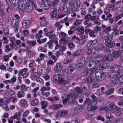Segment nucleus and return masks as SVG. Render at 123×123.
Wrapping results in <instances>:
<instances>
[{
	"instance_id": "1",
	"label": "nucleus",
	"mask_w": 123,
	"mask_h": 123,
	"mask_svg": "<svg viewBox=\"0 0 123 123\" xmlns=\"http://www.w3.org/2000/svg\"><path fill=\"white\" fill-rule=\"evenodd\" d=\"M101 100L98 98L92 100L91 103L88 105L87 109L88 111H94L97 109L98 106L101 105Z\"/></svg>"
},
{
	"instance_id": "2",
	"label": "nucleus",
	"mask_w": 123,
	"mask_h": 123,
	"mask_svg": "<svg viewBox=\"0 0 123 123\" xmlns=\"http://www.w3.org/2000/svg\"><path fill=\"white\" fill-rule=\"evenodd\" d=\"M109 53H110L111 55L112 56H109V57L105 56L103 58V60L104 61L109 60L111 61L113 59V57L115 58H116L119 57L120 55L123 56V52L122 51H118L116 50H113V52L111 53V51L110 50H108Z\"/></svg>"
},
{
	"instance_id": "3",
	"label": "nucleus",
	"mask_w": 123,
	"mask_h": 123,
	"mask_svg": "<svg viewBox=\"0 0 123 123\" xmlns=\"http://www.w3.org/2000/svg\"><path fill=\"white\" fill-rule=\"evenodd\" d=\"M116 106L113 103H110L109 102H107L106 104V106H104L99 109V111L105 110L106 111L109 110L112 111L116 108Z\"/></svg>"
},
{
	"instance_id": "4",
	"label": "nucleus",
	"mask_w": 123,
	"mask_h": 123,
	"mask_svg": "<svg viewBox=\"0 0 123 123\" xmlns=\"http://www.w3.org/2000/svg\"><path fill=\"white\" fill-rule=\"evenodd\" d=\"M80 2L79 0H76L70 5V9L72 11L75 12L77 10L78 7L80 6Z\"/></svg>"
},
{
	"instance_id": "5",
	"label": "nucleus",
	"mask_w": 123,
	"mask_h": 123,
	"mask_svg": "<svg viewBox=\"0 0 123 123\" xmlns=\"http://www.w3.org/2000/svg\"><path fill=\"white\" fill-rule=\"evenodd\" d=\"M95 77L97 81H100L104 80L106 78V76L104 72L101 73L99 72H98L95 73Z\"/></svg>"
},
{
	"instance_id": "6",
	"label": "nucleus",
	"mask_w": 123,
	"mask_h": 123,
	"mask_svg": "<svg viewBox=\"0 0 123 123\" xmlns=\"http://www.w3.org/2000/svg\"><path fill=\"white\" fill-rule=\"evenodd\" d=\"M53 81L55 83H59L61 84H66L67 83L65 82L63 79L60 76L58 75L54 76L53 79Z\"/></svg>"
},
{
	"instance_id": "7",
	"label": "nucleus",
	"mask_w": 123,
	"mask_h": 123,
	"mask_svg": "<svg viewBox=\"0 0 123 123\" xmlns=\"http://www.w3.org/2000/svg\"><path fill=\"white\" fill-rule=\"evenodd\" d=\"M103 65H100L98 66L97 67V68L96 69L95 68H92L90 69V71H89L91 72L92 74L94 72L97 70H101L102 69H107V68H108L109 67L108 66V65L105 63H103Z\"/></svg>"
},
{
	"instance_id": "8",
	"label": "nucleus",
	"mask_w": 123,
	"mask_h": 123,
	"mask_svg": "<svg viewBox=\"0 0 123 123\" xmlns=\"http://www.w3.org/2000/svg\"><path fill=\"white\" fill-rule=\"evenodd\" d=\"M51 4L49 0H46L42 2L41 4V6L44 9H48L50 7Z\"/></svg>"
},
{
	"instance_id": "9",
	"label": "nucleus",
	"mask_w": 123,
	"mask_h": 123,
	"mask_svg": "<svg viewBox=\"0 0 123 123\" xmlns=\"http://www.w3.org/2000/svg\"><path fill=\"white\" fill-rule=\"evenodd\" d=\"M112 39V37L111 36H109L107 39H105V42L106 44V45L107 47L111 48L114 47L115 46L114 43L111 42Z\"/></svg>"
},
{
	"instance_id": "10",
	"label": "nucleus",
	"mask_w": 123,
	"mask_h": 123,
	"mask_svg": "<svg viewBox=\"0 0 123 123\" xmlns=\"http://www.w3.org/2000/svg\"><path fill=\"white\" fill-rule=\"evenodd\" d=\"M68 113V111L66 110H62L59 111L55 115V117L57 118L59 117H62L67 115Z\"/></svg>"
},
{
	"instance_id": "11",
	"label": "nucleus",
	"mask_w": 123,
	"mask_h": 123,
	"mask_svg": "<svg viewBox=\"0 0 123 123\" xmlns=\"http://www.w3.org/2000/svg\"><path fill=\"white\" fill-rule=\"evenodd\" d=\"M74 99H76L77 98L76 96H72L71 94L67 95L65 99H62L63 104H66L67 102L70 100H73L74 99Z\"/></svg>"
},
{
	"instance_id": "12",
	"label": "nucleus",
	"mask_w": 123,
	"mask_h": 123,
	"mask_svg": "<svg viewBox=\"0 0 123 123\" xmlns=\"http://www.w3.org/2000/svg\"><path fill=\"white\" fill-rule=\"evenodd\" d=\"M119 78L116 75L113 76L111 79V83L112 85H114L116 84L118 81Z\"/></svg>"
},
{
	"instance_id": "13",
	"label": "nucleus",
	"mask_w": 123,
	"mask_h": 123,
	"mask_svg": "<svg viewBox=\"0 0 123 123\" xmlns=\"http://www.w3.org/2000/svg\"><path fill=\"white\" fill-rule=\"evenodd\" d=\"M34 0H27L29 4V6L28 7V8L31 10L33 7L35 8H37V6L36 4L34 2Z\"/></svg>"
},
{
	"instance_id": "14",
	"label": "nucleus",
	"mask_w": 123,
	"mask_h": 123,
	"mask_svg": "<svg viewBox=\"0 0 123 123\" xmlns=\"http://www.w3.org/2000/svg\"><path fill=\"white\" fill-rule=\"evenodd\" d=\"M26 2V0H22L19 3L18 7L20 9H23L25 8Z\"/></svg>"
},
{
	"instance_id": "15",
	"label": "nucleus",
	"mask_w": 123,
	"mask_h": 123,
	"mask_svg": "<svg viewBox=\"0 0 123 123\" xmlns=\"http://www.w3.org/2000/svg\"><path fill=\"white\" fill-rule=\"evenodd\" d=\"M62 68L61 63H59L56 64V67L55 68L54 70L57 72H61V69Z\"/></svg>"
},
{
	"instance_id": "16",
	"label": "nucleus",
	"mask_w": 123,
	"mask_h": 123,
	"mask_svg": "<svg viewBox=\"0 0 123 123\" xmlns=\"http://www.w3.org/2000/svg\"><path fill=\"white\" fill-rule=\"evenodd\" d=\"M62 107V105L60 104H54L50 106V108L54 110H57Z\"/></svg>"
},
{
	"instance_id": "17",
	"label": "nucleus",
	"mask_w": 123,
	"mask_h": 123,
	"mask_svg": "<svg viewBox=\"0 0 123 123\" xmlns=\"http://www.w3.org/2000/svg\"><path fill=\"white\" fill-rule=\"evenodd\" d=\"M30 25V22L28 20H25L22 22V27L24 29L28 28Z\"/></svg>"
},
{
	"instance_id": "18",
	"label": "nucleus",
	"mask_w": 123,
	"mask_h": 123,
	"mask_svg": "<svg viewBox=\"0 0 123 123\" xmlns=\"http://www.w3.org/2000/svg\"><path fill=\"white\" fill-rule=\"evenodd\" d=\"M110 71L112 72H115L117 71L119 69V67L117 66H115L111 67Z\"/></svg>"
},
{
	"instance_id": "19",
	"label": "nucleus",
	"mask_w": 123,
	"mask_h": 123,
	"mask_svg": "<svg viewBox=\"0 0 123 123\" xmlns=\"http://www.w3.org/2000/svg\"><path fill=\"white\" fill-rule=\"evenodd\" d=\"M95 80V79L93 77L90 76L86 79V81L88 83H91L94 82Z\"/></svg>"
},
{
	"instance_id": "20",
	"label": "nucleus",
	"mask_w": 123,
	"mask_h": 123,
	"mask_svg": "<svg viewBox=\"0 0 123 123\" xmlns=\"http://www.w3.org/2000/svg\"><path fill=\"white\" fill-rule=\"evenodd\" d=\"M97 42L96 40H94L89 41L88 42L87 44V47H90L92 46L95 44Z\"/></svg>"
},
{
	"instance_id": "21",
	"label": "nucleus",
	"mask_w": 123,
	"mask_h": 123,
	"mask_svg": "<svg viewBox=\"0 0 123 123\" xmlns=\"http://www.w3.org/2000/svg\"><path fill=\"white\" fill-rule=\"evenodd\" d=\"M25 95V92L21 90L18 91L17 94L18 97L19 98H21L24 97Z\"/></svg>"
},
{
	"instance_id": "22",
	"label": "nucleus",
	"mask_w": 123,
	"mask_h": 123,
	"mask_svg": "<svg viewBox=\"0 0 123 123\" xmlns=\"http://www.w3.org/2000/svg\"><path fill=\"white\" fill-rule=\"evenodd\" d=\"M15 93V92L13 90H11L6 92L5 93L6 95L8 96H10L14 95Z\"/></svg>"
},
{
	"instance_id": "23",
	"label": "nucleus",
	"mask_w": 123,
	"mask_h": 123,
	"mask_svg": "<svg viewBox=\"0 0 123 123\" xmlns=\"http://www.w3.org/2000/svg\"><path fill=\"white\" fill-rule=\"evenodd\" d=\"M104 47L102 43L99 44L97 46L94 47V49L96 50H101Z\"/></svg>"
},
{
	"instance_id": "24",
	"label": "nucleus",
	"mask_w": 123,
	"mask_h": 123,
	"mask_svg": "<svg viewBox=\"0 0 123 123\" xmlns=\"http://www.w3.org/2000/svg\"><path fill=\"white\" fill-rule=\"evenodd\" d=\"M41 105H42L41 108L42 109L46 108L48 105L47 102V101L42 100L40 103Z\"/></svg>"
},
{
	"instance_id": "25",
	"label": "nucleus",
	"mask_w": 123,
	"mask_h": 123,
	"mask_svg": "<svg viewBox=\"0 0 123 123\" xmlns=\"http://www.w3.org/2000/svg\"><path fill=\"white\" fill-rule=\"evenodd\" d=\"M20 103L23 106L27 107L28 106L27 101L24 99H22L20 100Z\"/></svg>"
},
{
	"instance_id": "26",
	"label": "nucleus",
	"mask_w": 123,
	"mask_h": 123,
	"mask_svg": "<svg viewBox=\"0 0 123 123\" xmlns=\"http://www.w3.org/2000/svg\"><path fill=\"white\" fill-rule=\"evenodd\" d=\"M19 20L18 19H13L11 22V24L12 25L16 27L18 25Z\"/></svg>"
},
{
	"instance_id": "27",
	"label": "nucleus",
	"mask_w": 123,
	"mask_h": 123,
	"mask_svg": "<svg viewBox=\"0 0 123 123\" xmlns=\"http://www.w3.org/2000/svg\"><path fill=\"white\" fill-rule=\"evenodd\" d=\"M57 13V10L55 9H54L50 13V15L51 17L52 18H55L56 16Z\"/></svg>"
},
{
	"instance_id": "28",
	"label": "nucleus",
	"mask_w": 123,
	"mask_h": 123,
	"mask_svg": "<svg viewBox=\"0 0 123 123\" xmlns=\"http://www.w3.org/2000/svg\"><path fill=\"white\" fill-rule=\"evenodd\" d=\"M36 41H28L27 43L29 44L30 46H35L36 44Z\"/></svg>"
},
{
	"instance_id": "29",
	"label": "nucleus",
	"mask_w": 123,
	"mask_h": 123,
	"mask_svg": "<svg viewBox=\"0 0 123 123\" xmlns=\"http://www.w3.org/2000/svg\"><path fill=\"white\" fill-rule=\"evenodd\" d=\"M102 27L104 30V31L105 32H107L111 31V27H108L106 28V26L104 25H103Z\"/></svg>"
},
{
	"instance_id": "30",
	"label": "nucleus",
	"mask_w": 123,
	"mask_h": 123,
	"mask_svg": "<svg viewBox=\"0 0 123 123\" xmlns=\"http://www.w3.org/2000/svg\"><path fill=\"white\" fill-rule=\"evenodd\" d=\"M75 90V92L77 94H80L82 93L83 92L82 89L78 87H76Z\"/></svg>"
},
{
	"instance_id": "31",
	"label": "nucleus",
	"mask_w": 123,
	"mask_h": 123,
	"mask_svg": "<svg viewBox=\"0 0 123 123\" xmlns=\"http://www.w3.org/2000/svg\"><path fill=\"white\" fill-rule=\"evenodd\" d=\"M54 62L51 59H48L47 61V65L48 66L49 65L52 66L54 65Z\"/></svg>"
},
{
	"instance_id": "32",
	"label": "nucleus",
	"mask_w": 123,
	"mask_h": 123,
	"mask_svg": "<svg viewBox=\"0 0 123 123\" xmlns=\"http://www.w3.org/2000/svg\"><path fill=\"white\" fill-rule=\"evenodd\" d=\"M74 70V67H69L66 69V73L68 74H70Z\"/></svg>"
},
{
	"instance_id": "33",
	"label": "nucleus",
	"mask_w": 123,
	"mask_h": 123,
	"mask_svg": "<svg viewBox=\"0 0 123 123\" xmlns=\"http://www.w3.org/2000/svg\"><path fill=\"white\" fill-rule=\"evenodd\" d=\"M82 22L81 19H77L75 21L73 24L74 25L77 26L81 24Z\"/></svg>"
},
{
	"instance_id": "34",
	"label": "nucleus",
	"mask_w": 123,
	"mask_h": 123,
	"mask_svg": "<svg viewBox=\"0 0 123 123\" xmlns=\"http://www.w3.org/2000/svg\"><path fill=\"white\" fill-rule=\"evenodd\" d=\"M38 103V101L37 99H35L31 101V105L33 106H35L37 105Z\"/></svg>"
},
{
	"instance_id": "35",
	"label": "nucleus",
	"mask_w": 123,
	"mask_h": 123,
	"mask_svg": "<svg viewBox=\"0 0 123 123\" xmlns=\"http://www.w3.org/2000/svg\"><path fill=\"white\" fill-rule=\"evenodd\" d=\"M3 109H4L6 111H8L9 110V109L7 105L5 103L1 106Z\"/></svg>"
},
{
	"instance_id": "36",
	"label": "nucleus",
	"mask_w": 123,
	"mask_h": 123,
	"mask_svg": "<svg viewBox=\"0 0 123 123\" xmlns=\"http://www.w3.org/2000/svg\"><path fill=\"white\" fill-rule=\"evenodd\" d=\"M10 100L11 102L13 103H16L17 101V99L16 97H12L10 98Z\"/></svg>"
},
{
	"instance_id": "37",
	"label": "nucleus",
	"mask_w": 123,
	"mask_h": 123,
	"mask_svg": "<svg viewBox=\"0 0 123 123\" xmlns=\"http://www.w3.org/2000/svg\"><path fill=\"white\" fill-rule=\"evenodd\" d=\"M85 59H83L81 60L80 62L78 64V65L80 68H81L83 67L85 63Z\"/></svg>"
},
{
	"instance_id": "38",
	"label": "nucleus",
	"mask_w": 123,
	"mask_h": 123,
	"mask_svg": "<svg viewBox=\"0 0 123 123\" xmlns=\"http://www.w3.org/2000/svg\"><path fill=\"white\" fill-rule=\"evenodd\" d=\"M114 91L113 89L112 88L109 89L108 91H106L105 93V95H109L112 93Z\"/></svg>"
},
{
	"instance_id": "39",
	"label": "nucleus",
	"mask_w": 123,
	"mask_h": 123,
	"mask_svg": "<svg viewBox=\"0 0 123 123\" xmlns=\"http://www.w3.org/2000/svg\"><path fill=\"white\" fill-rule=\"evenodd\" d=\"M115 113L117 116L121 114L122 113L121 110L119 108H117L115 112Z\"/></svg>"
},
{
	"instance_id": "40",
	"label": "nucleus",
	"mask_w": 123,
	"mask_h": 123,
	"mask_svg": "<svg viewBox=\"0 0 123 123\" xmlns=\"http://www.w3.org/2000/svg\"><path fill=\"white\" fill-rule=\"evenodd\" d=\"M28 55L29 57H32L33 56L34 52L31 51L29 50H27Z\"/></svg>"
},
{
	"instance_id": "41",
	"label": "nucleus",
	"mask_w": 123,
	"mask_h": 123,
	"mask_svg": "<svg viewBox=\"0 0 123 123\" xmlns=\"http://www.w3.org/2000/svg\"><path fill=\"white\" fill-rule=\"evenodd\" d=\"M90 71V69H86L84 72L83 74L85 76H86L87 75H90L92 74L91 72L89 71Z\"/></svg>"
},
{
	"instance_id": "42",
	"label": "nucleus",
	"mask_w": 123,
	"mask_h": 123,
	"mask_svg": "<svg viewBox=\"0 0 123 123\" xmlns=\"http://www.w3.org/2000/svg\"><path fill=\"white\" fill-rule=\"evenodd\" d=\"M82 50H78L75 52L73 54L74 57L80 55L81 53Z\"/></svg>"
},
{
	"instance_id": "43",
	"label": "nucleus",
	"mask_w": 123,
	"mask_h": 123,
	"mask_svg": "<svg viewBox=\"0 0 123 123\" xmlns=\"http://www.w3.org/2000/svg\"><path fill=\"white\" fill-rule=\"evenodd\" d=\"M40 25L41 27L46 26L47 25V22L45 20H43L41 22Z\"/></svg>"
},
{
	"instance_id": "44",
	"label": "nucleus",
	"mask_w": 123,
	"mask_h": 123,
	"mask_svg": "<svg viewBox=\"0 0 123 123\" xmlns=\"http://www.w3.org/2000/svg\"><path fill=\"white\" fill-rule=\"evenodd\" d=\"M106 116L107 118L108 119H112L114 117L113 116L111 115V114L109 113H106Z\"/></svg>"
},
{
	"instance_id": "45",
	"label": "nucleus",
	"mask_w": 123,
	"mask_h": 123,
	"mask_svg": "<svg viewBox=\"0 0 123 123\" xmlns=\"http://www.w3.org/2000/svg\"><path fill=\"white\" fill-rule=\"evenodd\" d=\"M104 93L103 91L100 90H98L96 92L95 94L98 95H101Z\"/></svg>"
},
{
	"instance_id": "46",
	"label": "nucleus",
	"mask_w": 123,
	"mask_h": 123,
	"mask_svg": "<svg viewBox=\"0 0 123 123\" xmlns=\"http://www.w3.org/2000/svg\"><path fill=\"white\" fill-rule=\"evenodd\" d=\"M4 33L5 35H6L9 34V30L7 27H6L3 30Z\"/></svg>"
},
{
	"instance_id": "47",
	"label": "nucleus",
	"mask_w": 123,
	"mask_h": 123,
	"mask_svg": "<svg viewBox=\"0 0 123 123\" xmlns=\"http://www.w3.org/2000/svg\"><path fill=\"white\" fill-rule=\"evenodd\" d=\"M65 4H64V8L62 7H60L58 10V12L59 13H61L64 10V9L65 8H66L67 6L66 5L65 6Z\"/></svg>"
},
{
	"instance_id": "48",
	"label": "nucleus",
	"mask_w": 123,
	"mask_h": 123,
	"mask_svg": "<svg viewBox=\"0 0 123 123\" xmlns=\"http://www.w3.org/2000/svg\"><path fill=\"white\" fill-rule=\"evenodd\" d=\"M43 78L46 80H48L50 78V76L47 74H44L43 76Z\"/></svg>"
},
{
	"instance_id": "49",
	"label": "nucleus",
	"mask_w": 123,
	"mask_h": 123,
	"mask_svg": "<svg viewBox=\"0 0 123 123\" xmlns=\"http://www.w3.org/2000/svg\"><path fill=\"white\" fill-rule=\"evenodd\" d=\"M60 0H55L52 3V6H54L56 5L58 3Z\"/></svg>"
},
{
	"instance_id": "50",
	"label": "nucleus",
	"mask_w": 123,
	"mask_h": 123,
	"mask_svg": "<svg viewBox=\"0 0 123 123\" xmlns=\"http://www.w3.org/2000/svg\"><path fill=\"white\" fill-rule=\"evenodd\" d=\"M23 32L24 34V36L26 37L29 35V32L28 30H24L23 31Z\"/></svg>"
},
{
	"instance_id": "51",
	"label": "nucleus",
	"mask_w": 123,
	"mask_h": 123,
	"mask_svg": "<svg viewBox=\"0 0 123 123\" xmlns=\"http://www.w3.org/2000/svg\"><path fill=\"white\" fill-rule=\"evenodd\" d=\"M123 17V15L122 14H120L119 16H117L115 18V21H118Z\"/></svg>"
},
{
	"instance_id": "52",
	"label": "nucleus",
	"mask_w": 123,
	"mask_h": 123,
	"mask_svg": "<svg viewBox=\"0 0 123 123\" xmlns=\"http://www.w3.org/2000/svg\"><path fill=\"white\" fill-rule=\"evenodd\" d=\"M9 60V56L7 55H5L4 56L3 60L5 62L8 61Z\"/></svg>"
},
{
	"instance_id": "53",
	"label": "nucleus",
	"mask_w": 123,
	"mask_h": 123,
	"mask_svg": "<svg viewBox=\"0 0 123 123\" xmlns=\"http://www.w3.org/2000/svg\"><path fill=\"white\" fill-rule=\"evenodd\" d=\"M68 46L70 49L74 48L75 47L73 43H70L68 44Z\"/></svg>"
},
{
	"instance_id": "54",
	"label": "nucleus",
	"mask_w": 123,
	"mask_h": 123,
	"mask_svg": "<svg viewBox=\"0 0 123 123\" xmlns=\"http://www.w3.org/2000/svg\"><path fill=\"white\" fill-rule=\"evenodd\" d=\"M109 36V33L108 32H106L104 33L103 35V37L104 38L107 39L108 37Z\"/></svg>"
},
{
	"instance_id": "55",
	"label": "nucleus",
	"mask_w": 123,
	"mask_h": 123,
	"mask_svg": "<svg viewBox=\"0 0 123 123\" xmlns=\"http://www.w3.org/2000/svg\"><path fill=\"white\" fill-rule=\"evenodd\" d=\"M36 81L38 82H39L40 83L43 84V80L41 78H38L37 79Z\"/></svg>"
},
{
	"instance_id": "56",
	"label": "nucleus",
	"mask_w": 123,
	"mask_h": 123,
	"mask_svg": "<svg viewBox=\"0 0 123 123\" xmlns=\"http://www.w3.org/2000/svg\"><path fill=\"white\" fill-rule=\"evenodd\" d=\"M18 115V112L16 113L13 116L11 117V119H16Z\"/></svg>"
},
{
	"instance_id": "57",
	"label": "nucleus",
	"mask_w": 123,
	"mask_h": 123,
	"mask_svg": "<svg viewBox=\"0 0 123 123\" xmlns=\"http://www.w3.org/2000/svg\"><path fill=\"white\" fill-rule=\"evenodd\" d=\"M94 116V115L93 114L88 115L87 116V119L88 120H90Z\"/></svg>"
},
{
	"instance_id": "58",
	"label": "nucleus",
	"mask_w": 123,
	"mask_h": 123,
	"mask_svg": "<svg viewBox=\"0 0 123 123\" xmlns=\"http://www.w3.org/2000/svg\"><path fill=\"white\" fill-rule=\"evenodd\" d=\"M79 40L78 42L79 44L81 45L85 43V40L83 39H80L79 38V40Z\"/></svg>"
},
{
	"instance_id": "59",
	"label": "nucleus",
	"mask_w": 123,
	"mask_h": 123,
	"mask_svg": "<svg viewBox=\"0 0 123 123\" xmlns=\"http://www.w3.org/2000/svg\"><path fill=\"white\" fill-rule=\"evenodd\" d=\"M97 119L99 120H101L103 122H104L105 121L104 118L102 117L101 116H98L97 117Z\"/></svg>"
},
{
	"instance_id": "60",
	"label": "nucleus",
	"mask_w": 123,
	"mask_h": 123,
	"mask_svg": "<svg viewBox=\"0 0 123 123\" xmlns=\"http://www.w3.org/2000/svg\"><path fill=\"white\" fill-rule=\"evenodd\" d=\"M3 39L4 40L3 42L4 44H6L8 43V40H7V38L5 37H3Z\"/></svg>"
},
{
	"instance_id": "61",
	"label": "nucleus",
	"mask_w": 123,
	"mask_h": 123,
	"mask_svg": "<svg viewBox=\"0 0 123 123\" xmlns=\"http://www.w3.org/2000/svg\"><path fill=\"white\" fill-rule=\"evenodd\" d=\"M47 44L48 45L49 47L50 48H51L52 46V42L51 40H50L47 43Z\"/></svg>"
},
{
	"instance_id": "62",
	"label": "nucleus",
	"mask_w": 123,
	"mask_h": 123,
	"mask_svg": "<svg viewBox=\"0 0 123 123\" xmlns=\"http://www.w3.org/2000/svg\"><path fill=\"white\" fill-rule=\"evenodd\" d=\"M79 30L80 32L82 34L83 33L84 30V28L83 27H82L80 26L79 28Z\"/></svg>"
},
{
	"instance_id": "63",
	"label": "nucleus",
	"mask_w": 123,
	"mask_h": 123,
	"mask_svg": "<svg viewBox=\"0 0 123 123\" xmlns=\"http://www.w3.org/2000/svg\"><path fill=\"white\" fill-rule=\"evenodd\" d=\"M9 44L7 45L6 46V49L5 51L6 52H8L10 51V49L9 48Z\"/></svg>"
},
{
	"instance_id": "64",
	"label": "nucleus",
	"mask_w": 123,
	"mask_h": 123,
	"mask_svg": "<svg viewBox=\"0 0 123 123\" xmlns=\"http://www.w3.org/2000/svg\"><path fill=\"white\" fill-rule=\"evenodd\" d=\"M33 75L34 77L36 78L39 77L40 76V75L39 74L36 72L34 73Z\"/></svg>"
}]
</instances>
